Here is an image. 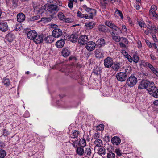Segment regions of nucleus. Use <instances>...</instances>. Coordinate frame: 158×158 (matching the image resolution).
<instances>
[{
  "label": "nucleus",
  "mask_w": 158,
  "mask_h": 158,
  "mask_svg": "<svg viewBox=\"0 0 158 158\" xmlns=\"http://www.w3.org/2000/svg\"><path fill=\"white\" fill-rule=\"evenodd\" d=\"M128 69H125V72H120L117 73L116 75V77L117 80L121 82L125 81L126 78L129 72Z\"/></svg>",
  "instance_id": "f257e3e1"
},
{
  "label": "nucleus",
  "mask_w": 158,
  "mask_h": 158,
  "mask_svg": "<svg viewBox=\"0 0 158 158\" xmlns=\"http://www.w3.org/2000/svg\"><path fill=\"white\" fill-rule=\"evenodd\" d=\"M137 82V78L134 76H131L127 79L126 83L128 86L133 87L136 84Z\"/></svg>",
  "instance_id": "f03ea898"
},
{
  "label": "nucleus",
  "mask_w": 158,
  "mask_h": 158,
  "mask_svg": "<svg viewBox=\"0 0 158 158\" xmlns=\"http://www.w3.org/2000/svg\"><path fill=\"white\" fill-rule=\"evenodd\" d=\"M93 11H94V13L90 12V15H86L85 16L84 15L82 14V13L79 11H78L77 13V16L79 17H85L86 19H92L93 16L95 15L96 13V10Z\"/></svg>",
  "instance_id": "7ed1b4c3"
},
{
  "label": "nucleus",
  "mask_w": 158,
  "mask_h": 158,
  "mask_svg": "<svg viewBox=\"0 0 158 158\" xmlns=\"http://www.w3.org/2000/svg\"><path fill=\"white\" fill-rule=\"evenodd\" d=\"M113 64V60L110 57H108L104 59V65L105 67L107 68L111 67Z\"/></svg>",
  "instance_id": "20e7f679"
},
{
  "label": "nucleus",
  "mask_w": 158,
  "mask_h": 158,
  "mask_svg": "<svg viewBox=\"0 0 158 158\" xmlns=\"http://www.w3.org/2000/svg\"><path fill=\"white\" fill-rule=\"evenodd\" d=\"M78 43L81 45H84L86 44L88 42L89 39L88 36L83 35L80 36L78 38Z\"/></svg>",
  "instance_id": "39448f33"
},
{
  "label": "nucleus",
  "mask_w": 158,
  "mask_h": 158,
  "mask_svg": "<svg viewBox=\"0 0 158 158\" xmlns=\"http://www.w3.org/2000/svg\"><path fill=\"white\" fill-rule=\"evenodd\" d=\"M85 44V48L89 51L94 50L96 46L95 43L93 41L88 42Z\"/></svg>",
  "instance_id": "423d86ee"
},
{
  "label": "nucleus",
  "mask_w": 158,
  "mask_h": 158,
  "mask_svg": "<svg viewBox=\"0 0 158 158\" xmlns=\"http://www.w3.org/2000/svg\"><path fill=\"white\" fill-rule=\"evenodd\" d=\"M105 24L108 27L116 31L119 30L121 32L120 29L111 21H106L105 22Z\"/></svg>",
  "instance_id": "0eeeda50"
},
{
  "label": "nucleus",
  "mask_w": 158,
  "mask_h": 158,
  "mask_svg": "<svg viewBox=\"0 0 158 158\" xmlns=\"http://www.w3.org/2000/svg\"><path fill=\"white\" fill-rule=\"evenodd\" d=\"M156 30V28L154 25H148L147 27V30H143L144 32L146 35H148L149 33H152L154 31H155Z\"/></svg>",
  "instance_id": "6e6552de"
},
{
  "label": "nucleus",
  "mask_w": 158,
  "mask_h": 158,
  "mask_svg": "<svg viewBox=\"0 0 158 158\" xmlns=\"http://www.w3.org/2000/svg\"><path fill=\"white\" fill-rule=\"evenodd\" d=\"M62 35V30L59 28H55L52 31V35L55 38L61 37Z\"/></svg>",
  "instance_id": "1a4fd4ad"
},
{
  "label": "nucleus",
  "mask_w": 158,
  "mask_h": 158,
  "mask_svg": "<svg viewBox=\"0 0 158 158\" xmlns=\"http://www.w3.org/2000/svg\"><path fill=\"white\" fill-rule=\"evenodd\" d=\"M37 33L35 31L32 30L28 31L27 34V36L28 39L33 40L37 36Z\"/></svg>",
  "instance_id": "9d476101"
},
{
  "label": "nucleus",
  "mask_w": 158,
  "mask_h": 158,
  "mask_svg": "<svg viewBox=\"0 0 158 158\" xmlns=\"http://www.w3.org/2000/svg\"><path fill=\"white\" fill-rule=\"evenodd\" d=\"M149 84V81L147 80L143 81L139 85L138 88L140 89H147L148 86Z\"/></svg>",
  "instance_id": "9b49d317"
},
{
  "label": "nucleus",
  "mask_w": 158,
  "mask_h": 158,
  "mask_svg": "<svg viewBox=\"0 0 158 158\" xmlns=\"http://www.w3.org/2000/svg\"><path fill=\"white\" fill-rule=\"evenodd\" d=\"M8 29L7 23L6 22L0 23V30L2 32H6Z\"/></svg>",
  "instance_id": "f8f14e48"
},
{
  "label": "nucleus",
  "mask_w": 158,
  "mask_h": 158,
  "mask_svg": "<svg viewBox=\"0 0 158 158\" xmlns=\"http://www.w3.org/2000/svg\"><path fill=\"white\" fill-rule=\"evenodd\" d=\"M43 35H38L36 37L34 38L33 41L36 44H40L43 41Z\"/></svg>",
  "instance_id": "ddd939ff"
},
{
  "label": "nucleus",
  "mask_w": 158,
  "mask_h": 158,
  "mask_svg": "<svg viewBox=\"0 0 158 158\" xmlns=\"http://www.w3.org/2000/svg\"><path fill=\"white\" fill-rule=\"evenodd\" d=\"M46 7H48V8L47 9V10H48V9H50V10H57V9L59 10V9L58 8V6L54 4H46L43 7V9H44V10H45Z\"/></svg>",
  "instance_id": "4468645a"
},
{
  "label": "nucleus",
  "mask_w": 158,
  "mask_h": 158,
  "mask_svg": "<svg viewBox=\"0 0 158 158\" xmlns=\"http://www.w3.org/2000/svg\"><path fill=\"white\" fill-rule=\"evenodd\" d=\"M111 141L114 145H117L120 143L121 139L119 137L114 136L112 138Z\"/></svg>",
  "instance_id": "2eb2a0df"
},
{
  "label": "nucleus",
  "mask_w": 158,
  "mask_h": 158,
  "mask_svg": "<svg viewBox=\"0 0 158 158\" xmlns=\"http://www.w3.org/2000/svg\"><path fill=\"white\" fill-rule=\"evenodd\" d=\"M105 42L104 39L102 38L99 39L96 42V46L101 47L105 45Z\"/></svg>",
  "instance_id": "dca6fc26"
},
{
  "label": "nucleus",
  "mask_w": 158,
  "mask_h": 158,
  "mask_svg": "<svg viewBox=\"0 0 158 158\" xmlns=\"http://www.w3.org/2000/svg\"><path fill=\"white\" fill-rule=\"evenodd\" d=\"M65 44V40H61L57 41L55 45L58 48H61L63 47Z\"/></svg>",
  "instance_id": "f3484780"
},
{
  "label": "nucleus",
  "mask_w": 158,
  "mask_h": 158,
  "mask_svg": "<svg viewBox=\"0 0 158 158\" xmlns=\"http://www.w3.org/2000/svg\"><path fill=\"white\" fill-rule=\"evenodd\" d=\"M25 15L23 13H19L18 14L17 16V21L20 22L23 21L25 19Z\"/></svg>",
  "instance_id": "a211bd4d"
},
{
  "label": "nucleus",
  "mask_w": 158,
  "mask_h": 158,
  "mask_svg": "<svg viewBox=\"0 0 158 158\" xmlns=\"http://www.w3.org/2000/svg\"><path fill=\"white\" fill-rule=\"evenodd\" d=\"M148 85V86L147 89L148 92L153 91L155 88H157L153 82L149 81V84Z\"/></svg>",
  "instance_id": "6ab92c4d"
},
{
  "label": "nucleus",
  "mask_w": 158,
  "mask_h": 158,
  "mask_svg": "<svg viewBox=\"0 0 158 158\" xmlns=\"http://www.w3.org/2000/svg\"><path fill=\"white\" fill-rule=\"evenodd\" d=\"M54 38L52 35H49L45 37L44 39V40L46 43H51L54 41Z\"/></svg>",
  "instance_id": "aec40b11"
},
{
  "label": "nucleus",
  "mask_w": 158,
  "mask_h": 158,
  "mask_svg": "<svg viewBox=\"0 0 158 158\" xmlns=\"http://www.w3.org/2000/svg\"><path fill=\"white\" fill-rule=\"evenodd\" d=\"M78 38V35L76 34H72L69 37L70 40L72 42H76Z\"/></svg>",
  "instance_id": "412c9836"
},
{
  "label": "nucleus",
  "mask_w": 158,
  "mask_h": 158,
  "mask_svg": "<svg viewBox=\"0 0 158 158\" xmlns=\"http://www.w3.org/2000/svg\"><path fill=\"white\" fill-rule=\"evenodd\" d=\"M81 147H77L76 150V153L80 156L84 155V150Z\"/></svg>",
  "instance_id": "4be33fe9"
},
{
  "label": "nucleus",
  "mask_w": 158,
  "mask_h": 158,
  "mask_svg": "<svg viewBox=\"0 0 158 158\" xmlns=\"http://www.w3.org/2000/svg\"><path fill=\"white\" fill-rule=\"evenodd\" d=\"M92 151L91 149L89 147H87L84 150V156H89L91 157L92 154Z\"/></svg>",
  "instance_id": "5701e85b"
},
{
  "label": "nucleus",
  "mask_w": 158,
  "mask_h": 158,
  "mask_svg": "<svg viewBox=\"0 0 158 158\" xmlns=\"http://www.w3.org/2000/svg\"><path fill=\"white\" fill-rule=\"evenodd\" d=\"M120 63L119 62H116L113 64L111 67L112 69L115 71H117L120 68Z\"/></svg>",
  "instance_id": "b1692460"
},
{
  "label": "nucleus",
  "mask_w": 158,
  "mask_h": 158,
  "mask_svg": "<svg viewBox=\"0 0 158 158\" xmlns=\"http://www.w3.org/2000/svg\"><path fill=\"white\" fill-rule=\"evenodd\" d=\"M80 134V132L77 130H73L72 131V133L71 135V137L75 139L77 138L79 135Z\"/></svg>",
  "instance_id": "393cba45"
},
{
  "label": "nucleus",
  "mask_w": 158,
  "mask_h": 158,
  "mask_svg": "<svg viewBox=\"0 0 158 158\" xmlns=\"http://www.w3.org/2000/svg\"><path fill=\"white\" fill-rule=\"evenodd\" d=\"M70 53V51L67 48H64L62 51V56L66 57L68 56Z\"/></svg>",
  "instance_id": "a878e982"
},
{
  "label": "nucleus",
  "mask_w": 158,
  "mask_h": 158,
  "mask_svg": "<svg viewBox=\"0 0 158 158\" xmlns=\"http://www.w3.org/2000/svg\"><path fill=\"white\" fill-rule=\"evenodd\" d=\"M97 151L98 153L101 156L104 155L106 154V149L103 147L98 148Z\"/></svg>",
  "instance_id": "bb28decb"
},
{
  "label": "nucleus",
  "mask_w": 158,
  "mask_h": 158,
  "mask_svg": "<svg viewBox=\"0 0 158 158\" xmlns=\"http://www.w3.org/2000/svg\"><path fill=\"white\" fill-rule=\"evenodd\" d=\"M78 145L80 147H84L86 145V141L84 139H80L78 143Z\"/></svg>",
  "instance_id": "cd10ccee"
},
{
  "label": "nucleus",
  "mask_w": 158,
  "mask_h": 158,
  "mask_svg": "<svg viewBox=\"0 0 158 158\" xmlns=\"http://www.w3.org/2000/svg\"><path fill=\"white\" fill-rule=\"evenodd\" d=\"M94 144L96 147H100L102 145V142L101 139H96L94 141Z\"/></svg>",
  "instance_id": "c85d7f7f"
},
{
  "label": "nucleus",
  "mask_w": 158,
  "mask_h": 158,
  "mask_svg": "<svg viewBox=\"0 0 158 158\" xmlns=\"http://www.w3.org/2000/svg\"><path fill=\"white\" fill-rule=\"evenodd\" d=\"M95 56L97 58H101L102 56L103 55L102 53L100 52V51L99 49H96L94 51Z\"/></svg>",
  "instance_id": "c756f323"
},
{
  "label": "nucleus",
  "mask_w": 158,
  "mask_h": 158,
  "mask_svg": "<svg viewBox=\"0 0 158 158\" xmlns=\"http://www.w3.org/2000/svg\"><path fill=\"white\" fill-rule=\"evenodd\" d=\"M98 29L100 31L106 32L107 31V28L105 25H102L98 27Z\"/></svg>",
  "instance_id": "7c9ffc66"
},
{
  "label": "nucleus",
  "mask_w": 158,
  "mask_h": 158,
  "mask_svg": "<svg viewBox=\"0 0 158 158\" xmlns=\"http://www.w3.org/2000/svg\"><path fill=\"white\" fill-rule=\"evenodd\" d=\"M137 22L139 26L141 27H146V25L144 22L143 20L141 19H138L137 20Z\"/></svg>",
  "instance_id": "2f4dec72"
},
{
  "label": "nucleus",
  "mask_w": 158,
  "mask_h": 158,
  "mask_svg": "<svg viewBox=\"0 0 158 158\" xmlns=\"http://www.w3.org/2000/svg\"><path fill=\"white\" fill-rule=\"evenodd\" d=\"M115 154L112 152L109 151L107 153V158H115Z\"/></svg>",
  "instance_id": "473e14b6"
},
{
  "label": "nucleus",
  "mask_w": 158,
  "mask_h": 158,
  "mask_svg": "<svg viewBox=\"0 0 158 158\" xmlns=\"http://www.w3.org/2000/svg\"><path fill=\"white\" fill-rule=\"evenodd\" d=\"M6 155V151L1 149H0V158H4Z\"/></svg>",
  "instance_id": "72a5a7b5"
},
{
  "label": "nucleus",
  "mask_w": 158,
  "mask_h": 158,
  "mask_svg": "<svg viewBox=\"0 0 158 158\" xmlns=\"http://www.w3.org/2000/svg\"><path fill=\"white\" fill-rule=\"evenodd\" d=\"M149 14L154 17L155 19H158V14H156L155 10H149Z\"/></svg>",
  "instance_id": "f704fd0d"
},
{
  "label": "nucleus",
  "mask_w": 158,
  "mask_h": 158,
  "mask_svg": "<svg viewBox=\"0 0 158 158\" xmlns=\"http://www.w3.org/2000/svg\"><path fill=\"white\" fill-rule=\"evenodd\" d=\"M2 83L4 85L8 86L10 84V80L9 79L4 78L3 79Z\"/></svg>",
  "instance_id": "c9c22d12"
},
{
  "label": "nucleus",
  "mask_w": 158,
  "mask_h": 158,
  "mask_svg": "<svg viewBox=\"0 0 158 158\" xmlns=\"http://www.w3.org/2000/svg\"><path fill=\"white\" fill-rule=\"evenodd\" d=\"M153 72L156 74L158 71V69H155L153 66L150 63L148 67Z\"/></svg>",
  "instance_id": "e433bc0d"
},
{
  "label": "nucleus",
  "mask_w": 158,
  "mask_h": 158,
  "mask_svg": "<svg viewBox=\"0 0 158 158\" xmlns=\"http://www.w3.org/2000/svg\"><path fill=\"white\" fill-rule=\"evenodd\" d=\"M95 23L93 22H90L89 23L85 24L86 27L90 29L93 28L95 26Z\"/></svg>",
  "instance_id": "4c0bfd02"
},
{
  "label": "nucleus",
  "mask_w": 158,
  "mask_h": 158,
  "mask_svg": "<svg viewBox=\"0 0 158 158\" xmlns=\"http://www.w3.org/2000/svg\"><path fill=\"white\" fill-rule=\"evenodd\" d=\"M132 59L134 62L137 63L139 61V58L137 55L134 54L133 56Z\"/></svg>",
  "instance_id": "58836bf2"
},
{
  "label": "nucleus",
  "mask_w": 158,
  "mask_h": 158,
  "mask_svg": "<svg viewBox=\"0 0 158 158\" xmlns=\"http://www.w3.org/2000/svg\"><path fill=\"white\" fill-rule=\"evenodd\" d=\"M58 17L61 20L64 21L65 18V16L64 15V14L62 12H59L58 15Z\"/></svg>",
  "instance_id": "ea45409f"
},
{
  "label": "nucleus",
  "mask_w": 158,
  "mask_h": 158,
  "mask_svg": "<svg viewBox=\"0 0 158 158\" xmlns=\"http://www.w3.org/2000/svg\"><path fill=\"white\" fill-rule=\"evenodd\" d=\"M64 21L66 23H72L74 21V19L73 18H66Z\"/></svg>",
  "instance_id": "a19ab883"
},
{
  "label": "nucleus",
  "mask_w": 158,
  "mask_h": 158,
  "mask_svg": "<svg viewBox=\"0 0 158 158\" xmlns=\"http://www.w3.org/2000/svg\"><path fill=\"white\" fill-rule=\"evenodd\" d=\"M68 6L72 9L73 7V3L74 2L73 0H68Z\"/></svg>",
  "instance_id": "79ce46f5"
},
{
  "label": "nucleus",
  "mask_w": 158,
  "mask_h": 158,
  "mask_svg": "<svg viewBox=\"0 0 158 158\" xmlns=\"http://www.w3.org/2000/svg\"><path fill=\"white\" fill-rule=\"evenodd\" d=\"M113 39L116 42H119L121 40V37L117 36H113L112 37Z\"/></svg>",
  "instance_id": "37998d69"
},
{
  "label": "nucleus",
  "mask_w": 158,
  "mask_h": 158,
  "mask_svg": "<svg viewBox=\"0 0 158 158\" xmlns=\"http://www.w3.org/2000/svg\"><path fill=\"white\" fill-rule=\"evenodd\" d=\"M122 41V42L126 44H127L128 43V41L127 40L126 38L122 37H121V40Z\"/></svg>",
  "instance_id": "c03bdc74"
},
{
  "label": "nucleus",
  "mask_w": 158,
  "mask_h": 158,
  "mask_svg": "<svg viewBox=\"0 0 158 158\" xmlns=\"http://www.w3.org/2000/svg\"><path fill=\"white\" fill-rule=\"evenodd\" d=\"M152 96L156 98H158V89L152 93Z\"/></svg>",
  "instance_id": "a18cd8bd"
},
{
  "label": "nucleus",
  "mask_w": 158,
  "mask_h": 158,
  "mask_svg": "<svg viewBox=\"0 0 158 158\" xmlns=\"http://www.w3.org/2000/svg\"><path fill=\"white\" fill-rule=\"evenodd\" d=\"M115 152L118 156H120L122 155V153L121 152V151L119 149H116L115 150Z\"/></svg>",
  "instance_id": "49530a36"
},
{
  "label": "nucleus",
  "mask_w": 158,
  "mask_h": 158,
  "mask_svg": "<svg viewBox=\"0 0 158 158\" xmlns=\"http://www.w3.org/2000/svg\"><path fill=\"white\" fill-rule=\"evenodd\" d=\"M115 13L118 14V15H119L121 17V18L122 19H123V14L121 11L116 10V11L115 12Z\"/></svg>",
  "instance_id": "de8ad7c7"
},
{
  "label": "nucleus",
  "mask_w": 158,
  "mask_h": 158,
  "mask_svg": "<svg viewBox=\"0 0 158 158\" xmlns=\"http://www.w3.org/2000/svg\"><path fill=\"white\" fill-rule=\"evenodd\" d=\"M126 57L128 59L129 61L130 62H132L133 61V59L128 54L126 56Z\"/></svg>",
  "instance_id": "09e8293b"
},
{
  "label": "nucleus",
  "mask_w": 158,
  "mask_h": 158,
  "mask_svg": "<svg viewBox=\"0 0 158 158\" xmlns=\"http://www.w3.org/2000/svg\"><path fill=\"white\" fill-rule=\"evenodd\" d=\"M23 117L25 118H28L30 116L29 112L27 111H26L23 115Z\"/></svg>",
  "instance_id": "8fccbe9b"
},
{
  "label": "nucleus",
  "mask_w": 158,
  "mask_h": 158,
  "mask_svg": "<svg viewBox=\"0 0 158 158\" xmlns=\"http://www.w3.org/2000/svg\"><path fill=\"white\" fill-rule=\"evenodd\" d=\"M32 5L34 10L35 9H37L38 8H39L38 7L40 5H39V4L36 5V4L35 2H32Z\"/></svg>",
  "instance_id": "3c124183"
},
{
  "label": "nucleus",
  "mask_w": 158,
  "mask_h": 158,
  "mask_svg": "<svg viewBox=\"0 0 158 158\" xmlns=\"http://www.w3.org/2000/svg\"><path fill=\"white\" fill-rule=\"evenodd\" d=\"M145 42L147 45L150 48H152V47L151 43L148 40H145Z\"/></svg>",
  "instance_id": "603ef678"
},
{
  "label": "nucleus",
  "mask_w": 158,
  "mask_h": 158,
  "mask_svg": "<svg viewBox=\"0 0 158 158\" xmlns=\"http://www.w3.org/2000/svg\"><path fill=\"white\" fill-rule=\"evenodd\" d=\"M55 4L58 5L60 6H62V2L58 0H56Z\"/></svg>",
  "instance_id": "864d4df0"
},
{
  "label": "nucleus",
  "mask_w": 158,
  "mask_h": 158,
  "mask_svg": "<svg viewBox=\"0 0 158 158\" xmlns=\"http://www.w3.org/2000/svg\"><path fill=\"white\" fill-rule=\"evenodd\" d=\"M121 52V53L125 56H126L128 54L127 53V52L125 50H122Z\"/></svg>",
  "instance_id": "5fc2aeb1"
},
{
  "label": "nucleus",
  "mask_w": 158,
  "mask_h": 158,
  "mask_svg": "<svg viewBox=\"0 0 158 158\" xmlns=\"http://www.w3.org/2000/svg\"><path fill=\"white\" fill-rule=\"evenodd\" d=\"M119 45L121 48H126V46L125 44L121 42L119 43Z\"/></svg>",
  "instance_id": "6e6d98bb"
},
{
  "label": "nucleus",
  "mask_w": 158,
  "mask_h": 158,
  "mask_svg": "<svg viewBox=\"0 0 158 158\" xmlns=\"http://www.w3.org/2000/svg\"><path fill=\"white\" fill-rule=\"evenodd\" d=\"M22 28V27L20 25H18L17 26V27L15 30L16 31H18L21 30Z\"/></svg>",
  "instance_id": "4d7b16f0"
},
{
  "label": "nucleus",
  "mask_w": 158,
  "mask_h": 158,
  "mask_svg": "<svg viewBox=\"0 0 158 158\" xmlns=\"http://www.w3.org/2000/svg\"><path fill=\"white\" fill-rule=\"evenodd\" d=\"M98 128L99 129H100V130H103L104 129V125L103 124H100L98 126Z\"/></svg>",
  "instance_id": "13d9d810"
},
{
  "label": "nucleus",
  "mask_w": 158,
  "mask_h": 158,
  "mask_svg": "<svg viewBox=\"0 0 158 158\" xmlns=\"http://www.w3.org/2000/svg\"><path fill=\"white\" fill-rule=\"evenodd\" d=\"M108 0H103V2H101V4L103 5H104V6H105L106 5V4H107V1H108Z\"/></svg>",
  "instance_id": "bf43d9fd"
},
{
  "label": "nucleus",
  "mask_w": 158,
  "mask_h": 158,
  "mask_svg": "<svg viewBox=\"0 0 158 158\" xmlns=\"http://www.w3.org/2000/svg\"><path fill=\"white\" fill-rule=\"evenodd\" d=\"M157 7L155 5H152V6L150 10H156Z\"/></svg>",
  "instance_id": "052dcab7"
},
{
  "label": "nucleus",
  "mask_w": 158,
  "mask_h": 158,
  "mask_svg": "<svg viewBox=\"0 0 158 158\" xmlns=\"http://www.w3.org/2000/svg\"><path fill=\"white\" fill-rule=\"evenodd\" d=\"M150 57L153 60H155L156 59V58L155 57V56L152 54H151L150 55Z\"/></svg>",
  "instance_id": "680f3d73"
},
{
  "label": "nucleus",
  "mask_w": 158,
  "mask_h": 158,
  "mask_svg": "<svg viewBox=\"0 0 158 158\" xmlns=\"http://www.w3.org/2000/svg\"><path fill=\"white\" fill-rule=\"evenodd\" d=\"M150 63L148 62H144L143 64V66L145 67H148Z\"/></svg>",
  "instance_id": "e2e57ef3"
},
{
  "label": "nucleus",
  "mask_w": 158,
  "mask_h": 158,
  "mask_svg": "<svg viewBox=\"0 0 158 158\" xmlns=\"http://www.w3.org/2000/svg\"><path fill=\"white\" fill-rule=\"evenodd\" d=\"M153 39L155 42H156L157 41V38L155 35H152Z\"/></svg>",
  "instance_id": "0e129e2a"
},
{
  "label": "nucleus",
  "mask_w": 158,
  "mask_h": 158,
  "mask_svg": "<svg viewBox=\"0 0 158 158\" xmlns=\"http://www.w3.org/2000/svg\"><path fill=\"white\" fill-rule=\"evenodd\" d=\"M99 71H98L97 69H94L93 70V72L95 73V74L96 75H98L99 73Z\"/></svg>",
  "instance_id": "69168bd1"
},
{
  "label": "nucleus",
  "mask_w": 158,
  "mask_h": 158,
  "mask_svg": "<svg viewBox=\"0 0 158 158\" xmlns=\"http://www.w3.org/2000/svg\"><path fill=\"white\" fill-rule=\"evenodd\" d=\"M122 29L123 30V31H126L127 30L126 26L125 25H123L122 26Z\"/></svg>",
  "instance_id": "338daca9"
},
{
  "label": "nucleus",
  "mask_w": 158,
  "mask_h": 158,
  "mask_svg": "<svg viewBox=\"0 0 158 158\" xmlns=\"http://www.w3.org/2000/svg\"><path fill=\"white\" fill-rule=\"evenodd\" d=\"M153 104L155 105L158 106V100L154 101L153 102Z\"/></svg>",
  "instance_id": "774afa93"
}]
</instances>
